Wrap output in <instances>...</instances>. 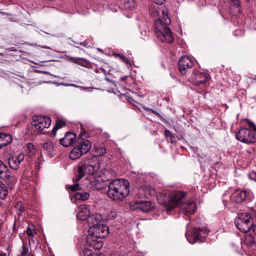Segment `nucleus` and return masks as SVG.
Segmentation results:
<instances>
[{"label": "nucleus", "instance_id": "1", "mask_svg": "<svg viewBox=\"0 0 256 256\" xmlns=\"http://www.w3.org/2000/svg\"><path fill=\"white\" fill-rule=\"evenodd\" d=\"M152 16H158L154 20V32L158 39L164 42L172 43L174 37L168 26L171 20L168 16V10L166 8L154 9Z\"/></svg>", "mask_w": 256, "mask_h": 256}, {"label": "nucleus", "instance_id": "2", "mask_svg": "<svg viewBox=\"0 0 256 256\" xmlns=\"http://www.w3.org/2000/svg\"><path fill=\"white\" fill-rule=\"evenodd\" d=\"M185 194L182 191L174 192L168 196V200H164V206L168 214L170 210L180 206L182 211L186 215L189 216L193 214L196 210V205L193 201H188L182 204V199L184 198Z\"/></svg>", "mask_w": 256, "mask_h": 256}, {"label": "nucleus", "instance_id": "3", "mask_svg": "<svg viewBox=\"0 0 256 256\" xmlns=\"http://www.w3.org/2000/svg\"><path fill=\"white\" fill-rule=\"evenodd\" d=\"M129 182L124 179L115 180L108 185V196L114 200H122L129 194Z\"/></svg>", "mask_w": 256, "mask_h": 256}, {"label": "nucleus", "instance_id": "4", "mask_svg": "<svg viewBox=\"0 0 256 256\" xmlns=\"http://www.w3.org/2000/svg\"><path fill=\"white\" fill-rule=\"evenodd\" d=\"M100 164L96 158L90 156L83 159L78 165V174L76 181L79 180L85 174H93L99 168Z\"/></svg>", "mask_w": 256, "mask_h": 256}, {"label": "nucleus", "instance_id": "5", "mask_svg": "<svg viewBox=\"0 0 256 256\" xmlns=\"http://www.w3.org/2000/svg\"><path fill=\"white\" fill-rule=\"evenodd\" d=\"M255 222H256V213L255 212H252V214L243 212L238 214L234 223L240 231L246 232L254 227Z\"/></svg>", "mask_w": 256, "mask_h": 256}, {"label": "nucleus", "instance_id": "6", "mask_svg": "<svg viewBox=\"0 0 256 256\" xmlns=\"http://www.w3.org/2000/svg\"><path fill=\"white\" fill-rule=\"evenodd\" d=\"M138 192L136 195L139 198H148L156 194L155 190L146 182V176L140 175L136 180Z\"/></svg>", "mask_w": 256, "mask_h": 256}, {"label": "nucleus", "instance_id": "7", "mask_svg": "<svg viewBox=\"0 0 256 256\" xmlns=\"http://www.w3.org/2000/svg\"><path fill=\"white\" fill-rule=\"evenodd\" d=\"M248 124L254 126V130L242 128L236 134V138L246 144L254 143L256 142V126H254L252 122H248Z\"/></svg>", "mask_w": 256, "mask_h": 256}, {"label": "nucleus", "instance_id": "8", "mask_svg": "<svg viewBox=\"0 0 256 256\" xmlns=\"http://www.w3.org/2000/svg\"><path fill=\"white\" fill-rule=\"evenodd\" d=\"M108 228L105 224L90 226L88 230L86 240L98 238H104L108 234Z\"/></svg>", "mask_w": 256, "mask_h": 256}, {"label": "nucleus", "instance_id": "9", "mask_svg": "<svg viewBox=\"0 0 256 256\" xmlns=\"http://www.w3.org/2000/svg\"><path fill=\"white\" fill-rule=\"evenodd\" d=\"M91 148V142L88 140H82L78 145L74 146L70 153L69 157L72 160H76L82 154H86Z\"/></svg>", "mask_w": 256, "mask_h": 256}, {"label": "nucleus", "instance_id": "10", "mask_svg": "<svg viewBox=\"0 0 256 256\" xmlns=\"http://www.w3.org/2000/svg\"><path fill=\"white\" fill-rule=\"evenodd\" d=\"M52 120L50 118L44 116H35L32 118V125L40 132L50 127Z\"/></svg>", "mask_w": 256, "mask_h": 256}, {"label": "nucleus", "instance_id": "11", "mask_svg": "<svg viewBox=\"0 0 256 256\" xmlns=\"http://www.w3.org/2000/svg\"><path fill=\"white\" fill-rule=\"evenodd\" d=\"M251 194L250 192L246 190H236L231 196V200L236 203L248 202L251 200Z\"/></svg>", "mask_w": 256, "mask_h": 256}, {"label": "nucleus", "instance_id": "12", "mask_svg": "<svg viewBox=\"0 0 256 256\" xmlns=\"http://www.w3.org/2000/svg\"><path fill=\"white\" fill-rule=\"evenodd\" d=\"M178 69L182 74H186L194 65L193 60L188 56H182L178 62Z\"/></svg>", "mask_w": 256, "mask_h": 256}, {"label": "nucleus", "instance_id": "13", "mask_svg": "<svg viewBox=\"0 0 256 256\" xmlns=\"http://www.w3.org/2000/svg\"><path fill=\"white\" fill-rule=\"evenodd\" d=\"M130 210H141L142 212H148L153 208L150 201L138 200L132 202Z\"/></svg>", "mask_w": 256, "mask_h": 256}, {"label": "nucleus", "instance_id": "14", "mask_svg": "<svg viewBox=\"0 0 256 256\" xmlns=\"http://www.w3.org/2000/svg\"><path fill=\"white\" fill-rule=\"evenodd\" d=\"M191 78L195 84L204 85L209 80L210 76L206 72H199L194 70L192 72Z\"/></svg>", "mask_w": 256, "mask_h": 256}, {"label": "nucleus", "instance_id": "15", "mask_svg": "<svg viewBox=\"0 0 256 256\" xmlns=\"http://www.w3.org/2000/svg\"><path fill=\"white\" fill-rule=\"evenodd\" d=\"M24 154L20 153L18 155H10L8 158L10 168L14 170L18 169L20 163L24 160Z\"/></svg>", "mask_w": 256, "mask_h": 256}, {"label": "nucleus", "instance_id": "16", "mask_svg": "<svg viewBox=\"0 0 256 256\" xmlns=\"http://www.w3.org/2000/svg\"><path fill=\"white\" fill-rule=\"evenodd\" d=\"M208 234V232L207 229L194 228L191 236L188 237L187 234L186 236L188 240H190V238H192V240H202L205 239Z\"/></svg>", "mask_w": 256, "mask_h": 256}, {"label": "nucleus", "instance_id": "17", "mask_svg": "<svg viewBox=\"0 0 256 256\" xmlns=\"http://www.w3.org/2000/svg\"><path fill=\"white\" fill-rule=\"evenodd\" d=\"M76 135L70 132H67L64 138L60 139V143L64 147H68L76 140Z\"/></svg>", "mask_w": 256, "mask_h": 256}, {"label": "nucleus", "instance_id": "18", "mask_svg": "<svg viewBox=\"0 0 256 256\" xmlns=\"http://www.w3.org/2000/svg\"><path fill=\"white\" fill-rule=\"evenodd\" d=\"M102 220V216L98 214H95L90 216L88 218V222L90 228L102 224L100 222Z\"/></svg>", "mask_w": 256, "mask_h": 256}, {"label": "nucleus", "instance_id": "19", "mask_svg": "<svg viewBox=\"0 0 256 256\" xmlns=\"http://www.w3.org/2000/svg\"><path fill=\"white\" fill-rule=\"evenodd\" d=\"M10 178V172L6 166L0 160V178L2 179H8Z\"/></svg>", "mask_w": 256, "mask_h": 256}, {"label": "nucleus", "instance_id": "20", "mask_svg": "<svg viewBox=\"0 0 256 256\" xmlns=\"http://www.w3.org/2000/svg\"><path fill=\"white\" fill-rule=\"evenodd\" d=\"M67 58L69 61L84 67H86V66L90 64L87 60L82 58H75L68 56Z\"/></svg>", "mask_w": 256, "mask_h": 256}, {"label": "nucleus", "instance_id": "21", "mask_svg": "<svg viewBox=\"0 0 256 256\" xmlns=\"http://www.w3.org/2000/svg\"><path fill=\"white\" fill-rule=\"evenodd\" d=\"M30 241H22V246L21 250L20 256H33L29 250Z\"/></svg>", "mask_w": 256, "mask_h": 256}, {"label": "nucleus", "instance_id": "22", "mask_svg": "<svg viewBox=\"0 0 256 256\" xmlns=\"http://www.w3.org/2000/svg\"><path fill=\"white\" fill-rule=\"evenodd\" d=\"M90 196L89 193L87 192H76L74 196L75 199L82 201L88 200Z\"/></svg>", "mask_w": 256, "mask_h": 256}, {"label": "nucleus", "instance_id": "23", "mask_svg": "<svg viewBox=\"0 0 256 256\" xmlns=\"http://www.w3.org/2000/svg\"><path fill=\"white\" fill-rule=\"evenodd\" d=\"M0 137L2 139V142L4 144V146L10 144L12 140V136L10 134L0 133Z\"/></svg>", "mask_w": 256, "mask_h": 256}, {"label": "nucleus", "instance_id": "24", "mask_svg": "<svg viewBox=\"0 0 256 256\" xmlns=\"http://www.w3.org/2000/svg\"><path fill=\"white\" fill-rule=\"evenodd\" d=\"M66 124L64 121L60 119L56 120V125L52 130V133L54 136H56L57 130L64 127Z\"/></svg>", "mask_w": 256, "mask_h": 256}, {"label": "nucleus", "instance_id": "25", "mask_svg": "<svg viewBox=\"0 0 256 256\" xmlns=\"http://www.w3.org/2000/svg\"><path fill=\"white\" fill-rule=\"evenodd\" d=\"M88 214L89 212L86 208H81L77 214V217L82 220H88Z\"/></svg>", "mask_w": 256, "mask_h": 256}, {"label": "nucleus", "instance_id": "26", "mask_svg": "<svg viewBox=\"0 0 256 256\" xmlns=\"http://www.w3.org/2000/svg\"><path fill=\"white\" fill-rule=\"evenodd\" d=\"M90 247H92L94 249L100 250L103 246L102 241H86Z\"/></svg>", "mask_w": 256, "mask_h": 256}, {"label": "nucleus", "instance_id": "27", "mask_svg": "<svg viewBox=\"0 0 256 256\" xmlns=\"http://www.w3.org/2000/svg\"><path fill=\"white\" fill-rule=\"evenodd\" d=\"M8 194V190L5 185L0 180V198L4 200Z\"/></svg>", "mask_w": 256, "mask_h": 256}, {"label": "nucleus", "instance_id": "28", "mask_svg": "<svg viewBox=\"0 0 256 256\" xmlns=\"http://www.w3.org/2000/svg\"><path fill=\"white\" fill-rule=\"evenodd\" d=\"M106 152V149L104 146H102L100 147H96L95 148V154L94 158H96L98 156H100L104 155Z\"/></svg>", "mask_w": 256, "mask_h": 256}, {"label": "nucleus", "instance_id": "29", "mask_svg": "<svg viewBox=\"0 0 256 256\" xmlns=\"http://www.w3.org/2000/svg\"><path fill=\"white\" fill-rule=\"evenodd\" d=\"M26 234L28 236L29 240L33 238L34 233L35 232L34 226L33 225L28 226L26 228Z\"/></svg>", "mask_w": 256, "mask_h": 256}, {"label": "nucleus", "instance_id": "30", "mask_svg": "<svg viewBox=\"0 0 256 256\" xmlns=\"http://www.w3.org/2000/svg\"><path fill=\"white\" fill-rule=\"evenodd\" d=\"M164 136L170 142H173L176 141L174 136L173 135L169 130H166L164 131Z\"/></svg>", "mask_w": 256, "mask_h": 256}, {"label": "nucleus", "instance_id": "31", "mask_svg": "<svg viewBox=\"0 0 256 256\" xmlns=\"http://www.w3.org/2000/svg\"><path fill=\"white\" fill-rule=\"evenodd\" d=\"M43 148L48 152H50L53 150V144L50 142H47L43 144Z\"/></svg>", "mask_w": 256, "mask_h": 256}, {"label": "nucleus", "instance_id": "32", "mask_svg": "<svg viewBox=\"0 0 256 256\" xmlns=\"http://www.w3.org/2000/svg\"><path fill=\"white\" fill-rule=\"evenodd\" d=\"M113 55L116 58H119L121 60H122L123 62H124L126 64H130V60L128 58H127L126 57H125L124 56H123L122 54L114 53L113 54Z\"/></svg>", "mask_w": 256, "mask_h": 256}, {"label": "nucleus", "instance_id": "33", "mask_svg": "<svg viewBox=\"0 0 256 256\" xmlns=\"http://www.w3.org/2000/svg\"><path fill=\"white\" fill-rule=\"evenodd\" d=\"M125 5L126 8L131 9L134 6V0H128Z\"/></svg>", "mask_w": 256, "mask_h": 256}, {"label": "nucleus", "instance_id": "34", "mask_svg": "<svg viewBox=\"0 0 256 256\" xmlns=\"http://www.w3.org/2000/svg\"><path fill=\"white\" fill-rule=\"evenodd\" d=\"M230 1L236 8H239L240 6L241 0H230Z\"/></svg>", "mask_w": 256, "mask_h": 256}, {"label": "nucleus", "instance_id": "35", "mask_svg": "<svg viewBox=\"0 0 256 256\" xmlns=\"http://www.w3.org/2000/svg\"><path fill=\"white\" fill-rule=\"evenodd\" d=\"M26 150L29 152H33L34 146L32 144L29 143L26 145Z\"/></svg>", "mask_w": 256, "mask_h": 256}, {"label": "nucleus", "instance_id": "36", "mask_svg": "<svg viewBox=\"0 0 256 256\" xmlns=\"http://www.w3.org/2000/svg\"><path fill=\"white\" fill-rule=\"evenodd\" d=\"M79 184H75L73 185L68 186V188H70L72 191H76L79 189Z\"/></svg>", "mask_w": 256, "mask_h": 256}, {"label": "nucleus", "instance_id": "37", "mask_svg": "<svg viewBox=\"0 0 256 256\" xmlns=\"http://www.w3.org/2000/svg\"><path fill=\"white\" fill-rule=\"evenodd\" d=\"M249 178L256 182V172H252L248 175Z\"/></svg>", "mask_w": 256, "mask_h": 256}, {"label": "nucleus", "instance_id": "38", "mask_svg": "<svg viewBox=\"0 0 256 256\" xmlns=\"http://www.w3.org/2000/svg\"><path fill=\"white\" fill-rule=\"evenodd\" d=\"M94 185L96 187V189H100L102 188V186L100 185V183L98 182V180H96L93 182Z\"/></svg>", "mask_w": 256, "mask_h": 256}, {"label": "nucleus", "instance_id": "39", "mask_svg": "<svg viewBox=\"0 0 256 256\" xmlns=\"http://www.w3.org/2000/svg\"><path fill=\"white\" fill-rule=\"evenodd\" d=\"M88 256H104V255L100 252H96L91 253L90 254H89Z\"/></svg>", "mask_w": 256, "mask_h": 256}, {"label": "nucleus", "instance_id": "40", "mask_svg": "<svg viewBox=\"0 0 256 256\" xmlns=\"http://www.w3.org/2000/svg\"><path fill=\"white\" fill-rule=\"evenodd\" d=\"M154 2L158 4H163L166 0H153Z\"/></svg>", "mask_w": 256, "mask_h": 256}, {"label": "nucleus", "instance_id": "41", "mask_svg": "<svg viewBox=\"0 0 256 256\" xmlns=\"http://www.w3.org/2000/svg\"><path fill=\"white\" fill-rule=\"evenodd\" d=\"M126 78H127V76H124V77H122L120 78V80H126Z\"/></svg>", "mask_w": 256, "mask_h": 256}, {"label": "nucleus", "instance_id": "42", "mask_svg": "<svg viewBox=\"0 0 256 256\" xmlns=\"http://www.w3.org/2000/svg\"><path fill=\"white\" fill-rule=\"evenodd\" d=\"M100 70H101L102 72H104V74H106V71L104 68H100Z\"/></svg>", "mask_w": 256, "mask_h": 256}, {"label": "nucleus", "instance_id": "43", "mask_svg": "<svg viewBox=\"0 0 256 256\" xmlns=\"http://www.w3.org/2000/svg\"><path fill=\"white\" fill-rule=\"evenodd\" d=\"M105 80L108 82H111V80L107 77L105 78Z\"/></svg>", "mask_w": 256, "mask_h": 256}, {"label": "nucleus", "instance_id": "44", "mask_svg": "<svg viewBox=\"0 0 256 256\" xmlns=\"http://www.w3.org/2000/svg\"><path fill=\"white\" fill-rule=\"evenodd\" d=\"M0 256H6V253H0Z\"/></svg>", "mask_w": 256, "mask_h": 256}, {"label": "nucleus", "instance_id": "45", "mask_svg": "<svg viewBox=\"0 0 256 256\" xmlns=\"http://www.w3.org/2000/svg\"><path fill=\"white\" fill-rule=\"evenodd\" d=\"M246 241H243V242H241L242 246H243V244H246Z\"/></svg>", "mask_w": 256, "mask_h": 256}, {"label": "nucleus", "instance_id": "46", "mask_svg": "<svg viewBox=\"0 0 256 256\" xmlns=\"http://www.w3.org/2000/svg\"><path fill=\"white\" fill-rule=\"evenodd\" d=\"M42 48H48V49H50V48L46 46H42Z\"/></svg>", "mask_w": 256, "mask_h": 256}, {"label": "nucleus", "instance_id": "47", "mask_svg": "<svg viewBox=\"0 0 256 256\" xmlns=\"http://www.w3.org/2000/svg\"><path fill=\"white\" fill-rule=\"evenodd\" d=\"M190 242V243L193 244H194L195 242L196 241H189Z\"/></svg>", "mask_w": 256, "mask_h": 256}, {"label": "nucleus", "instance_id": "48", "mask_svg": "<svg viewBox=\"0 0 256 256\" xmlns=\"http://www.w3.org/2000/svg\"><path fill=\"white\" fill-rule=\"evenodd\" d=\"M19 206H21V204L20 203H18L17 205H16V206L18 207Z\"/></svg>", "mask_w": 256, "mask_h": 256}, {"label": "nucleus", "instance_id": "49", "mask_svg": "<svg viewBox=\"0 0 256 256\" xmlns=\"http://www.w3.org/2000/svg\"><path fill=\"white\" fill-rule=\"evenodd\" d=\"M246 2L249 3L250 1V0H244Z\"/></svg>", "mask_w": 256, "mask_h": 256}, {"label": "nucleus", "instance_id": "50", "mask_svg": "<svg viewBox=\"0 0 256 256\" xmlns=\"http://www.w3.org/2000/svg\"><path fill=\"white\" fill-rule=\"evenodd\" d=\"M15 230V226H14V230Z\"/></svg>", "mask_w": 256, "mask_h": 256}]
</instances>
